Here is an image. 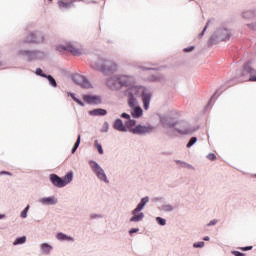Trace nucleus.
<instances>
[{
    "instance_id": "1",
    "label": "nucleus",
    "mask_w": 256,
    "mask_h": 256,
    "mask_svg": "<svg viewBox=\"0 0 256 256\" xmlns=\"http://www.w3.org/2000/svg\"><path fill=\"white\" fill-rule=\"evenodd\" d=\"M139 93H142V103L145 111L149 109V104L151 103V94L146 93L143 87L132 86L126 91V95L129 97H137Z\"/></svg>"
},
{
    "instance_id": "2",
    "label": "nucleus",
    "mask_w": 256,
    "mask_h": 256,
    "mask_svg": "<svg viewBox=\"0 0 256 256\" xmlns=\"http://www.w3.org/2000/svg\"><path fill=\"white\" fill-rule=\"evenodd\" d=\"M92 69L96 71H101L102 73H107V71H117V65L112 61L99 60L98 62H92Z\"/></svg>"
},
{
    "instance_id": "3",
    "label": "nucleus",
    "mask_w": 256,
    "mask_h": 256,
    "mask_svg": "<svg viewBox=\"0 0 256 256\" xmlns=\"http://www.w3.org/2000/svg\"><path fill=\"white\" fill-rule=\"evenodd\" d=\"M147 203H149V197L142 198L141 202L138 204L136 209H134L132 212L133 217L130 219L131 222L137 223L141 221L143 217H145V215L141 211H143Z\"/></svg>"
},
{
    "instance_id": "4",
    "label": "nucleus",
    "mask_w": 256,
    "mask_h": 256,
    "mask_svg": "<svg viewBox=\"0 0 256 256\" xmlns=\"http://www.w3.org/2000/svg\"><path fill=\"white\" fill-rule=\"evenodd\" d=\"M127 81H129V77L122 76L120 78H111L108 80L107 85L112 89H121V87H127Z\"/></svg>"
},
{
    "instance_id": "5",
    "label": "nucleus",
    "mask_w": 256,
    "mask_h": 256,
    "mask_svg": "<svg viewBox=\"0 0 256 256\" xmlns=\"http://www.w3.org/2000/svg\"><path fill=\"white\" fill-rule=\"evenodd\" d=\"M89 165L92 171H94V173L97 175L98 179H100L101 181H104V183H109V180H107V175L105 174V171L103 170V168H101V166H99V164H97V162L90 161Z\"/></svg>"
},
{
    "instance_id": "6",
    "label": "nucleus",
    "mask_w": 256,
    "mask_h": 256,
    "mask_svg": "<svg viewBox=\"0 0 256 256\" xmlns=\"http://www.w3.org/2000/svg\"><path fill=\"white\" fill-rule=\"evenodd\" d=\"M155 127L151 125H137L136 127L130 129V133L134 135H147V133H153Z\"/></svg>"
},
{
    "instance_id": "7",
    "label": "nucleus",
    "mask_w": 256,
    "mask_h": 256,
    "mask_svg": "<svg viewBox=\"0 0 256 256\" xmlns=\"http://www.w3.org/2000/svg\"><path fill=\"white\" fill-rule=\"evenodd\" d=\"M74 81L77 85H80L84 89H89L91 87V83L86 80V78L82 75L76 74L74 76Z\"/></svg>"
},
{
    "instance_id": "8",
    "label": "nucleus",
    "mask_w": 256,
    "mask_h": 256,
    "mask_svg": "<svg viewBox=\"0 0 256 256\" xmlns=\"http://www.w3.org/2000/svg\"><path fill=\"white\" fill-rule=\"evenodd\" d=\"M45 37L40 32H35L30 34V38L27 39V43H43Z\"/></svg>"
},
{
    "instance_id": "9",
    "label": "nucleus",
    "mask_w": 256,
    "mask_h": 256,
    "mask_svg": "<svg viewBox=\"0 0 256 256\" xmlns=\"http://www.w3.org/2000/svg\"><path fill=\"white\" fill-rule=\"evenodd\" d=\"M58 51H69L72 55L79 56L81 55V50L75 48L72 44H67L66 46H59Z\"/></svg>"
},
{
    "instance_id": "10",
    "label": "nucleus",
    "mask_w": 256,
    "mask_h": 256,
    "mask_svg": "<svg viewBox=\"0 0 256 256\" xmlns=\"http://www.w3.org/2000/svg\"><path fill=\"white\" fill-rule=\"evenodd\" d=\"M50 181L52 185H54L55 187H59V188L65 187V182L57 174H51Z\"/></svg>"
},
{
    "instance_id": "11",
    "label": "nucleus",
    "mask_w": 256,
    "mask_h": 256,
    "mask_svg": "<svg viewBox=\"0 0 256 256\" xmlns=\"http://www.w3.org/2000/svg\"><path fill=\"white\" fill-rule=\"evenodd\" d=\"M83 101L88 105H98V103H101V98L99 96L84 95Z\"/></svg>"
},
{
    "instance_id": "12",
    "label": "nucleus",
    "mask_w": 256,
    "mask_h": 256,
    "mask_svg": "<svg viewBox=\"0 0 256 256\" xmlns=\"http://www.w3.org/2000/svg\"><path fill=\"white\" fill-rule=\"evenodd\" d=\"M113 127L116 131H120V133H127V126L123 124L122 119H116Z\"/></svg>"
},
{
    "instance_id": "13",
    "label": "nucleus",
    "mask_w": 256,
    "mask_h": 256,
    "mask_svg": "<svg viewBox=\"0 0 256 256\" xmlns=\"http://www.w3.org/2000/svg\"><path fill=\"white\" fill-rule=\"evenodd\" d=\"M244 73H249V81H256V71L249 64H245L243 68Z\"/></svg>"
},
{
    "instance_id": "14",
    "label": "nucleus",
    "mask_w": 256,
    "mask_h": 256,
    "mask_svg": "<svg viewBox=\"0 0 256 256\" xmlns=\"http://www.w3.org/2000/svg\"><path fill=\"white\" fill-rule=\"evenodd\" d=\"M131 115L134 119H139V117H143V109L139 106H134V108H132Z\"/></svg>"
},
{
    "instance_id": "15",
    "label": "nucleus",
    "mask_w": 256,
    "mask_h": 256,
    "mask_svg": "<svg viewBox=\"0 0 256 256\" xmlns=\"http://www.w3.org/2000/svg\"><path fill=\"white\" fill-rule=\"evenodd\" d=\"M40 203L43 205H57V200L55 197H46V198H41Z\"/></svg>"
},
{
    "instance_id": "16",
    "label": "nucleus",
    "mask_w": 256,
    "mask_h": 256,
    "mask_svg": "<svg viewBox=\"0 0 256 256\" xmlns=\"http://www.w3.org/2000/svg\"><path fill=\"white\" fill-rule=\"evenodd\" d=\"M58 7L60 9H69L70 7H73L72 1H58Z\"/></svg>"
},
{
    "instance_id": "17",
    "label": "nucleus",
    "mask_w": 256,
    "mask_h": 256,
    "mask_svg": "<svg viewBox=\"0 0 256 256\" xmlns=\"http://www.w3.org/2000/svg\"><path fill=\"white\" fill-rule=\"evenodd\" d=\"M41 249H42L43 253H45V255H49V253H51V249H53V247H51V245H49L47 243H43L41 245Z\"/></svg>"
},
{
    "instance_id": "18",
    "label": "nucleus",
    "mask_w": 256,
    "mask_h": 256,
    "mask_svg": "<svg viewBox=\"0 0 256 256\" xmlns=\"http://www.w3.org/2000/svg\"><path fill=\"white\" fill-rule=\"evenodd\" d=\"M90 115H107V110L101 108L94 109L90 111Z\"/></svg>"
},
{
    "instance_id": "19",
    "label": "nucleus",
    "mask_w": 256,
    "mask_h": 256,
    "mask_svg": "<svg viewBox=\"0 0 256 256\" xmlns=\"http://www.w3.org/2000/svg\"><path fill=\"white\" fill-rule=\"evenodd\" d=\"M128 105L131 109L137 107V99L134 96H129Z\"/></svg>"
},
{
    "instance_id": "20",
    "label": "nucleus",
    "mask_w": 256,
    "mask_h": 256,
    "mask_svg": "<svg viewBox=\"0 0 256 256\" xmlns=\"http://www.w3.org/2000/svg\"><path fill=\"white\" fill-rule=\"evenodd\" d=\"M62 180L65 185H69V183L73 181V173L69 172L67 175L64 176Z\"/></svg>"
},
{
    "instance_id": "21",
    "label": "nucleus",
    "mask_w": 256,
    "mask_h": 256,
    "mask_svg": "<svg viewBox=\"0 0 256 256\" xmlns=\"http://www.w3.org/2000/svg\"><path fill=\"white\" fill-rule=\"evenodd\" d=\"M57 239H59V241H73V238H71L63 233H58Z\"/></svg>"
},
{
    "instance_id": "22",
    "label": "nucleus",
    "mask_w": 256,
    "mask_h": 256,
    "mask_svg": "<svg viewBox=\"0 0 256 256\" xmlns=\"http://www.w3.org/2000/svg\"><path fill=\"white\" fill-rule=\"evenodd\" d=\"M135 125H137V121L133 120V119H129L126 123H125V127L127 129H133V127H135Z\"/></svg>"
},
{
    "instance_id": "23",
    "label": "nucleus",
    "mask_w": 256,
    "mask_h": 256,
    "mask_svg": "<svg viewBox=\"0 0 256 256\" xmlns=\"http://www.w3.org/2000/svg\"><path fill=\"white\" fill-rule=\"evenodd\" d=\"M25 241H27V238L25 236L17 238L13 245H23V243H25Z\"/></svg>"
},
{
    "instance_id": "24",
    "label": "nucleus",
    "mask_w": 256,
    "mask_h": 256,
    "mask_svg": "<svg viewBox=\"0 0 256 256\" xmlns=\"http://www.w3.org/2000/svg\"><path fill=\"white\" fill-rule=\"evenodd\" d=\"M46 79H48L50 85H52V87H57V81H55V78H53V76L51 75H46Z\"/></svg>"
},
{
    "instance_id": "25",
    "label": "nucleus",
    "mask_w": 256,
    "mask_h": 256,
    "mask_svg": "<svg viewBox=\"0 0 256 256\" xmlns=\"http://www.w3.org/2000/svg\"><path fill=\"white\" fill-rule=\"evenodd\" d=\"M80 144H81V135L78 136V139L75 142L74 147L72 148V153H75L77 151Z\"/></svg>"
},
{
    "instance_id": "26",
    "label": "nucleus",
    "mask_w": 256,
    "mask_h": 256,
    "mask_svg": "<svg viewBox=\"0 0 256 256\" xmlns=\"http://www.w3.org/2000/svg\"><path fill=\"white\" fill-rule=\"evenodd\" d=\"M222 33H223V35H225V36L221 37V40H222V41H227V39H229V37H230V35H229V30L224 29V30H222Z\"/></svg>"
},
{
    "instance_id": "27",
    "label": "nucleus",
    "mask_w": 256,
    "mask_h": 256,
    "mask_svg": "<svg viewBox=\"0 0 256 256\" xmlns=\"http://www.w3.org/2000/svg\"><path fill=\"white\" fill-rule=\"evenodd\" d=\"M70 97H72V99H73V101H75V103H77L81 107H84L85 104L81 100L77 99V97H75V95L73 93L70 94Z\"/></svg>"
},
{
    "instance_id": "28",
    "label": "nucleus",
    "mask_w": 256,
    "mask_h": 256,
    "mask_svg": "<svg viewBox=\"0 0 256 256\" xmlns=\"http://www.w3.org/2000/svg\"><path fill=\"white\" fill-rule=\"evenodd\" d=\"M70 97H72V99H73V101H75V103H77L81 107H84L85 104L81 100L77 99V97H75V95L73 93L70 94Z\"/></svg>"
},
{
    "instance_id": "29",
    "label": "nucleus",
    "mask_w": 256,
    "mask_h": 256,
    "mask_svg": "<svg viewBox=\"0 0 256 256\" xmlns=\"http://www.w3.org/2000/svg\"><path fill=\"white\" fill-rule=\"evenodd\" d=\"M195 143H197V137H192L190 139V141L187 144V147H193V145H195Z\"/></svg>"
},
{
    "instance_id": "30",
    "label": "nucleus",
    "mask_w": 256,
    "mask_h": 256,
    "mask_svg": "<svg viewBox=\"0 0 256 256\" xmlns=\"http://www.w3.org/2000/svg\"><path fill=\"white\" fill-rule=\"evenodd\" d=\"M156 221H157V223H159V225H162V226L166 225V223H167V221L161 217H157Z\"/></svg>"
},
{
    "instance_id": "31",
    "label": "nucleus",
    "mask_w": 256,
    "mask_h": 256,
    "mask_svg": "<svg viewBox=\"0 0 256 256\" xmlns=\"http://www.w3.org/2000/svg\"><path fill=\"white\" fill-rule=\"evenodd\" d=\"M95 143H96V148H97V150H98V153H99L100 155H103V148L101 147V144H99V143L97 142V140L95 141Z\"/></svg>"
},
{
    "instance_id": "32",
    "label": "nucleus",
    "mask_w": 256,
    "mask_h": 256,
    "mask_svg": "<svg viewBox=\"0 0 256 256\" xmlns=\"http://www.w3.org/2000/svg\"><path fill=\"white\" fill-rule=\"evenodd\" d=\"M36 75H39L40 77H47V75L43 73V70L41 68L36 69Z\"/></svg>"
},
{
    "instance_id": "33",
    "label": "nucleus",
    "mask_w": 256,
    "mask_h": 256,
    "mask_svg": "<svg viewBox=\"0 0 256 256\" xmlns=\"http://www.w3.org/2000/svg\"><path fill=\"white\" fill-rule=\"evenodd\" d=\"M29 211V205L22 211L21 217L25 219L27 217V212Z\"/></svg>"
},
{
    "instance_id": "34",
    "label": "nucleus",
    "mask_w": 256,
    "mask_h": 256,
    "mask_svg": "<svg viewBox=\"0 0 256 256\" xmlns=\"http://www.w3.org/2000/svg\"><path fill=\"white\" fill-rule=\"evenodd\" d=\"M207 159H209V161H215V159H217V156H215L214 153H210L207 155Z\"/></svg>"
},
{
    "instance_id": "35",
    "label": "nucleus",
    "mask_w": 256,
    "mask_h": 256,
    "mask_svg": "<svg viewBox=\"0 0 256 256\" xmlns=\"http://www.w3.org/2000/svg\"><path fill=\"white\" fill-rule=\"evenodd\" d=\"M193 247L197 248H201V247H205V242H198V243H194Z\"/></svg>"
},
{
    "instance_id": "36",
    "label": "nucleus",
    "mask_w": 256,
    "mask_h": 256,
    "mask_svg": "<svg viewBox=\"0 0 256 256\" xmlns=\"http://www.w3.org/2000/svg\"><path fill=\"white\" fill-rule=\"evenodd\" d=\"M251 249H253V246H247V247L240 248L241 251H251Z\"/></svg>"
},
{
    "instance_id": "37",
    "label": "nucleus",
    "mask_w": 256,
    "mask_h": 256,
    "mask_svg": "<svg viewBox=\"0 0 256 256\" xmlns=\"http://www.w3.org/2000/svg\"><path fill=\"white\" fill-rule=\"evenodd\" d=\"M121 117H123V119H128V121H129V119H131V116L127 113H122Z\"/></svg>"
},
{
    "instance_id": "38",
    "label": "nucleus",
    "mask_w": 256,
    "mask_h": 256,
    "mask_svg": "<svg viewBox=\"0 0 256 256\" xmlns=\"http://www.w3.org/2000/svg\"><path fill=\"white\" fill-rule=\"evenodd\" d=\"M232 255H235V256H245V254L239 252V251H232Z\"/></svg>"
},
{
    "instance_id": "39",
    "label": "nucleus",
    "mask_w": 256,
    "mask_h": 256,
    "mask_svg": "<svg viewBox=\"0 0 256 256\" xmlns=\"http://www.w3.org/2000/svg\"><path fill=\"white\" fill-rule=\"evenodd\" d=\"M193 49H195V47L191 46V47H189V48H185L184 51H185L186 53H191V51H193Z\"/></svg>"
},
{
    "instance_id": "40",
    "label": "nucleus",
    "mask_w": 256,
    "mask_h": 256,
    "mask_svg": "<svg viewBox=\"0 0 256 256\" xmlns=\"http://www.w3.org/2000/svg\"><path fill=\"white\" fill-rule=\"evenodd\" d=\"M139 231V228H133L129 231L130 235H133V233H137Z\"/></svg>"
},
{
    "instance_id": "41",
    "label": "nucleus",
    "mask_w": 256,
    "mask_h": 256,
    "mask_svg": "<svg viewBox=\"0 0 256 256\" xmlns=\"http://www.w3.org/2000/svg\"><path fill=\"white\" fill-rule=\"evenodd\" d=\"M0 175H9L11 177V172H7V171H1Z\"/></svg>"
},
{
    "instance_id": "42",
    "label": "nucleus",
    "mask_w": 256,
    "mask_h": 256,
    "mask_svg": "<svg viewBox=\"0 0 256 256\" xmlns=\"http://www.w3.org/2000/svg\"><path fill=\"white\" fill-rule=\"evenodd\" d=\"M208 225H209V226H211V225H217V220H212V221H210Z\"/></svg>"
},
{
    "instance_id": "43",
    "label": "nucleus",
    "mask_w": 256,
    "mask_h": 256,
    "mask_svg": "<svg viewBox=\"0 0 256 256\" xmlns=\"http://www.w3.org/2000/svg\"><path fill=\"white\" fill-rule=\"evenodd\" d=\"M178 133H181L182 135H187V133H189V131H187V130H185V131L179 130Z\"/></svg>"
},
{
    "instance_id": "44",
    "label": "nucleus",
    "mask_w": 256,
    "mask_h": 256,
    "mask_svg": "<svg viewBox=\"0 0 256 256\" xmlns=\"http://www.w3.org/2000/svg\"><path fill=\"white\" fill-rule=\"evenodd\" d=\"M176 163H177V164L181 163V165H183V167H185V165H187L186 163H183V162H181V161H179V160L176 161Z\"/></svg>"
},
{
    "instance_id": "45",
    "label": "nucleus",
    "mask_w": 256,
    "mask_h": 256,
    "mask_svg": "<svg viewBox=\"0 0 256 256\" xmlns=\"http://www.w3.org/2000/svg\"><path fill=\"white\" fill-rule=\"evenodd\" d=\"M204 241H209V236H206V237L204 238Z\"/></svg>"
},
{
    "instance_id": "46",
    "label": "nucleus",
    "mask_w": 256,
    "mask_h": 256,
    "mask_svg": "<svg viewBox=\"0 0 256 256\" xmlns=\"http://www.w3.org/2000/svg\"><path fill=\"white\" fill-rule=\"evenodd\" d=\"M205 31H207V27L204 28L203 33H205Z\"/></svg>"
},
{
    "instance_id": "47",
    "label": "nucleus",
    "mask_w": 256,
    "mask_h": 256,
    "mask_svg": "<svg viewBox=\"0 0 256 256\" xmlns=\"http://www.w3.org/2000/svg\"><path fill=\"white\" fill-rule=\"evenodd\" d=\"M0 219H3V215H0Z\"/></svg>"
},
{
    "instance_id": "48",
    "label": "nucleus",
    "mask_w": 256,
    "mask_h": 256,
    "mask_svg": "<svg viewBox=\"0 0 256 256\" xmlns=\"http://www.w3.org/2000/svg\"><path fill=\"white\" fill-rule=\"evenodd\" d=\"M201 37H203V32L201 33Z\"/></svg>"
}]
</instances>
